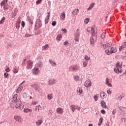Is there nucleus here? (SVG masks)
Here are the masks:
<instances>
[{
    "label": "nucleus",
    "instance_id": "f257e3e1",
    "mask_svg": "<svg viewBox=\"0 0 126 126\" xmlns=\"http://www.w3.org/2000/svg\"><path fill=\"white\" fill-rule=\"evenodd\" d=\"M15 107L16 109H19V110H23V104L21 102L20 100H17L15 102Z\"/></svg>",
    "mask_w": 126,
    "mask_h": 126
},
{
    "label": "nucleus",
    "instance_id": "f03ea898",
    "mask_svg": "<svg viewBox=\"0 0 126 126\" xmlns=\"http://www.w3.org/2000/svg\"><path fill=\"white\" fill-rule=\"evenodd\" d=\"M114 71L116 73L123 72V71L122 70V64H120L119 62H117L116 64V67L114 68Z\"/></svg>",
    "mask_w": 126,
    "mask_h": 126
},
{
    "label": "nucleus",
    "instance_id": "7ed1b4c3",
    "mask_svg": "<svg viewBox=\"0 0 126 126\" xmlns=\"http://www.w3.org/2000/svg\"><path fill=\"white\" fill-rule=\"evenodd\" d=\"M8 0H3L1 2L0 5L1 6L3 7L4 10H7L8 9V7H7V3Z\"/></svg>",
    "mask_w": 126,
    "mask_h": 126
},
{
    "label": "nucleus",
    "instance_id": "20e7f679",
    "mask_svg": "<svg viewBox=\"0 0 126 126\" xmlns=\"http://www.w3.org/2000/svg\"><path fill=\"white\" fill-rule=\"evenodd\" d=\"M31 87L32 88H34L36 91H38L39 93H42V90L41 88H40V87H39V85L37 84H33L31 85Z\"/></svg>",
    "mask_w": 126,
    "mask_h": 126
},
{
    "label": "nucleus",
    "instance_id": "39448f33",
    "mask_svg": "<svg viewBox=\"0 0 126 126\" xmlns=\"http://www.w3.org/2000/svg\"><path fill=\"white\" fill-rule=\"evenodd\" d=\"M33 66V62L31 61H28L27 63V68L28 69H31Z\"/></svg>",
    "mask_w": 126,
    "mask_h": 126
},
{
    "label": "nucleus",
    "instance_id": "423d86ee",
    "mask_svg": "<svg viewBox=\"0 0 126 126\" xmlns=\"http://www.w3.org/2000/svg\"><path fill=\"white\" fill-rule=\"evenodd\" d=\"M39 72H40V70L37 67H34L32 69V73L33 74H35V75H37V74H39Z\"/></svg>",
    "mask_w": 126,
    "mask_h": 126
},
{
    "label": "nucleus",
    "instance_id": "0eeeda50",
    "mask_svg": "<svg viewBox=\"0 0 126 126\" xmlns=\"http://www.w3.org/2000/svg\"><path fill=\"white\" fill-rule=\"evenodd\" d=\"M48 83L49 85H54V84H56L57 83V80L55 79H50L48 81Z\"/></svg>",
    "mask_w": 126,
    "mask_h": 126
},
{
    "label": "nucleus",
    "instance_id": "6e6552de",
    "mask_svg": "<svg viewBox=\"0 0 126 126\" xmlns=\"http://www.w3.org/2000/svg\"><path fill=\"white\" fill-rule=\"evenodd\" d=\"M91 85H92V83H91V81H90V80L86 81L85 83V87H90Z\"/></svg>",
    "mask_w": 126,
    "mask_h": 126
},
{
    "label": "nucleus",
    "instance_id": "1a4fd4ad",
    "mask_svg": "<svg viewBox=\"0 0 126 126\" xmlns=\"http://www.w3.org/2000/svg\"><path fill=\"white\" fill-rule=\"evenodd\" d=\"M56 112L58 114L63 115V109L61 107H58L56 109Z\"/></svg>",
    "mask_w": 126,
    "mask_h": 126
},
{
    "label": "nucleus",
    "instance_id": "9d476101",
    "mask_svg": "<svg viewBox=\"0 0 126 126\" xmlns=\"http://www.w3.org/2000/svg\"><path fill=\"white\" fill-rule=\"evenodd\" d=\"M100 104L103 109H107V105H106V102L104 100H101L100 102Z\"/></svg>",
    "mask_w": 126,
    "mask_h": 126
},
{
    "label": "nucleus",
    "instance_id": "9b49d317",
    "mask_svg": "<svg viewBox=\"0 0 126 126\" xmlns=\"http://www.w3.org/2000/svg\"><path fill=\"white\" fill-rule=\"evenodd\" d=\"M19 71V67H17L16 66H15L13 69V73H17Z\"/></svg>",
    "mask_w": 126,
    "mask_h": 126
},
{
    "label": "nucleus",
    "instance_id": "f8f14e48",
    "mask_svg": "<svg viewBox=\"0 0 126 126\" xmlns=\"http://www.w3.org/2000/svg\"><path fill=\"white\" fill-rule=\"evenodd\" d=\"M14 119L16 121L18 122L19 123H22V120H21V117L18 116H14Z\"/></svg>",
    "mask_w": 126,
    "mask_h": 126
},
{
    "label": "nucleus",
    "instance_id": "ddd939ff",
    "mask_svg": "<svg viewBox=\"0 0 126 126\" xmlns=\"http://www.w3.org/2000/svg\"><path fill=\"white\" fill-rule=\"evenodd\" d=\"M35 124L37 126H40L41 124H43V120L39 119L37 120V122H36Z\"/></svg>",
    "mask_w": 126,
    "mask_h": 126
},
{
    "label": "nucleus",
    "instance_id": "4468645a",
    "mask_svg": "<svg viewBox=\"0 0 126 126\" xmlns=\"http://www.w3.org/2000/svg\"><path fill=\"white\" fill-rule=\"evenodd\" d=\"M72 14H73V15H77V14H78V13H79V9H75L73 12H72Z\"/></svg>",
    "mask_w": 126,
    "mask_h": 126
},
{
    "label": "nucleus",
    "instance_id": "2eb2a0df",
    "mask_svg": "<svg viewBox=\"0 0 126 126\" xmlns=\"http://www.w3.org/2000/svg\"><path fill=\"white\" fill-rule=\"evenodd\" d=\"M94 6H95V3H92L90 5L89 7L87 8L88 11H89V10H91V9H92V8H93Z\"/></svg>",
    "mask_w": 126,
    "mask_h": 126
},
{
    "label": "nucleus",
    "instance_id": "dca6fc26",
    "mask_svg": "<svg viewBox=\"0 0 126 126\" xmlns=\"http://www.w3.org/2000/svg\"><path fill=\"white\" fill-rule=\"evenodd\" d=\"M20 22H21V20L20 19V18H18V22L16 23L17 26H16L17 29H19V27H20Z\"/></svg>",
    "mask_w": 126,
    "mask_h": 126
},
{
    "label": "nucleus",
    "instance_id": "f3484780",
    "mask_svg": "<svg viewBox=\"0 0 126 126\" xmlns=\"http://www.w3.org/2000/svg\"><path fill=\"white\" fill-rule=\"evenodd\" d=\"M49 49V44H45L44 46H42V51H47Z\"/></svg>",
    "mask_w": 126,
    "mask_h": 126
},
{
    "label": "nucleus",
    "instance_id": "a211bd4d",
    "mask_svg": "<svg viewBox=\"0 0 126 126\" xmlns=\"http://www.w3.org/2000/svg\"><path fill=\"white\" fill-rule=\"evenodd\" d=\"M61 20H64L65 19V13L64 12H62L60 16Z\"/></svg>",
    "mask_w": 126,
    "mask_h": 126
},
{
    "label": "nucleus",
    "instance_id": "6ab92c4d",
    "mask_svg": "<svg viewBox=\"0 0 126 126\" xmlns=\"http://www.w3.org/2000/svg\"><path fill=\"white\" fill-rule=\"evenodd\" d=\"M23 97L26 100H28L29 98V95L27 94V93H24L23 94Z\"/></svg>",
    "mask_w": 126,
    "mask_h": 126
},
{
    "label": "nucleus",
    "instance_id": "aec40b11",
    "mask_svg": "<svg viewBox=\"0 0 126 126\" xmlns=\"http://www.w3.org/2000/svg\"><path fill=\"white\" fill-rule=\"evenodd\" d=\"M94 38H95L94 36H91L90 38L91 44L93 46H94L95 43V42L94 41Z\"/></svg>",
    "mask_w": 126,
    "mask_h": 126
},
{
    "label": "nucleus",
    "instance_id": "412c9836",
    "mask_svg": "<svg viewBox=\"0 0 126 126\" xmlns=\"http://www.w3.org/2000/svg\"><path fill=\"white\" fill-rule=\"evenodd\" d=\"M106 97V94L105 93L102 92L100 93V98L102 99V100H104V99H105Z\"/></svg>",
    "mask_w": 126,
    "mask_h": 126
},
{
    "label": "nucleus",
    "instance_id": "4be33fe9",
    "mask_svg": "<svg viewBox=\"0 0 126 126\" xmlns=\"http://www.w3.org/2000/svg\"><path fill=\"white\" fill-rule=\"evenodd\" d=\"M50 19V12H48V15L46 16V18L45 20V22L46 24L48 23L49 22V19Z\"/></svg>",
    "mask_w": 126,
    "mask_h": 126
},
{
    "label": "nucleus",
    "instance_id": "5701e85b",
    "mask_svg": "<svg viewBox=\"0 0 126 126\" xmlns=\"http://www.w3.org/2000/svg\"><path fill=\"white\" fill-rule=\"evenodd\" d=\"M49 63H51L52 66H56L57 65V63H56L55 62L53 61L52 60L50 59Z\"/></svg>",
    "mask_w": 126,
    "mask_h": 126
},
{
    "label": "nucleus",
    "instance_id": "b1692460",
    "mask_svg": "<svg viewBox=\"0 0 126 126\" xmlns=\"http://www.w3.org/2000/svg\"><path fill=\"white\" fill-rule=\"evenodd\" d=\"M105 54L106 55H111L112 53L111 52V49L110 48H108V49H107L105 50Z\"/></svg>",
    "mask_w": 126,
    "mask_h": 126
},
{
    "label": "nucleus",
    "instance_id": "393cba45",
    "mask_svg": "<svg viewBox=\"0 0 126 126\" xmlns=\"http://www.w3.org/2000/svg\"><path fill=\"white\" fill-rule=\"evenodd\" d=\"M41 105H39L38 106H36L35 107V112H37V113H39V111H40V109H41Z\"/></svg>",
    "mask_w": 126,
    "mask_h": 126
},
{
    "label": "nucleus",
    "instance_id": "a878e982",
    "mask_svg": "<svg viewBox=\"0 0 126 126\" xmlns=\"http://www.w3.org/2000/svg\"><path fill=\"white\" fill-rule=\"evenodd\" d=\"M106 84H107L109 87H112V84L109 82V78H107L105 80Z\"/></svg>",
    "mask_w": 126,
    "mask_h": 126
},
{
    "label": "nucleus",
    "instance_id": "bb28decb",
    "mask_svg": "<svg viewBox=\"0 0 126 126\" xmlns=\"http://www.w3.org/2000/svg\"><path fill=\"white\" fill-rule=\"evenodd\" d=\"M24 113H30V112H32V109L29 108H25L24 109Z\"/></svg>",
    "mask_w": 126,
    "mask_h": 126
},
{
    "label": "nucleus",
    "instance_id": "cd10ccee",
    "mask_svg": "<svg viewBox=\"0 0 126 126\" xmlns=\"http://www.w3.org/2000/svg\"><path fill=\"white\" fill-rule=\"evenodd\" d=\"M110 52H111V54L116 53L117 52V49H115L114 47H111V48H110Z\"/></svg>",
    "mask_w": 126,
    "mask_h": 126
},
{
    "label": "nucleus",
    "instance_id": "c85d7f7f",
    "mask_svg": "<svg viewBox=\"0 0 126 126\" xmlns=\"http://www.w3.org/2000/svg\"><path fill=\"white\" fill-rule=\"evenodd\" d=\"M91 32L92 33V37H94V38H96V37L95 36V34L96 33L95 32V29H93V30H92V31Z\"/></svg>",
    "mask_w": 126,
    "mask_h": 126
},
{
    "label": "nucleus",
    "instance_id": "c756f323",
    "mask_svg": "<svg viewBox=\"0 0 126 126\" xmlns=\"http://www.w3.org/2000/svg\"><path fill=\"white\" fill-rule=\"evenodd\" d=\"M70 109L72 110V112L74 113V111L76 110V106L75 105H71Z\"/></svg>",
    "mask_w": 126,
    "mask_h": 126
},
{
    "label": "nucleus",
    "instance_id": "7c9ffc66",
    "mask_svg": "<svg viewBox=\"0 0 126 126\" xmlns=\"http://www.w3.org/2000/svg\"><path fill=\"white\" fill-rule=\"evenodd\" d=\"M76 36H80V29H78L76 31L75 35Z\"/></svg>",
    "mask_w": 126,
    "mask_h": 126
},
{
    "label": "nucleus",
    "instance_id": "2f4dec72",
    "mask_svg": "<svg viewBox=\"0 0 126 126\" xmlns=\"http://www.w3.org/2000/svg\"><path fill=\"white\" fill-rule=\"evenodd\" d=\"M22 89H23V87H20L18 88L16 90L17 93H19V92H21V91H22Z\"/></svg>",
    "mask_w": 126,
    "mask_h": 126
},
{
    "label": "nucleus",
    "instance_id": "473e14b6",
    "mask_svg": "<svg viewBox=\"0 0 126 126\" xmlns=\"http://www.w3.org/2000/svg\"><path fill=\"white\" fill-rule=\"evenodd\" d=\"M62 38H63V36L61 34H59L56 37V40H57V41H61Z\"/></svg>",
    "mask_w": 126,
    "mask_h": 126
},
{
    "label": "nucleus",
    "instance_id": "72a5a7b5",
    "mask_svg": "<svg viewBox=\"0 0 126 126\" xmlns=\"http://www.w3.org/2000/svg\"><path fill=\"white\" fill-rule=\"evenodd\" d=\"M88 63V61H83V67H86V65H87Z\"/></svg>",
    "mask_w": 126,
    "mask_h": 126
},
{
    "label": "nucleus",
    "instance_id": "f704fd0d",
    "mask_svg": "<svg viewBox=\"0 0 126 126\" xmlns=\"http://www.w3.org/2000/svg\"><path fill=\"white\" fill-rule=\"evenodd\" d=\"M126 42H124L122 46L120 47L119 50L121 51V50H123L124 48H126Z\"/></svg>",
    "mask_w": 126,
    "mask_h": 126
},
{
    "label": "nucleus",
    "instance_id": "c9c22d12",
    "mask_svg": "<svg viewBox=\"0 0 126 126\" xmlns=\"http://www.w3.org/2000/svg\"><path fill=\"white\" fill-rule=\"evenodd\" d=\"M77 92L81 94V93H82V89L81 88H77Z\"/></svg>",
    "mask_w": 126,
    "mask_h": 126
},
{
    "label": "nucleus",
    "instance_id": "e433bc0d",
    "mask_svg": "<svg viewBox=\"0 0 126 126\" xmlns=\"http://www.w3.org/2000/svg\"><path fill=\"white\" fill-rule=\"evenodd\" d=\"M98 98H99V95H98V94H96L94 97V101H95L98 100Z\"/></svg>",
    "mask_w": 126,
    "mask_h": 126
},
{
    "label": "nucleus",
    "instance_id": "4c0bfd02",
    "mask_svg": "<svg viewBox=\"0 0 126 126\" xmlns=\"http://www.w3.org/2000/svg\"><path fill=\"white\" fill-rule=\"evenodd\" d=\"M47 98L49 100H52L53 99V95L49 94L47 95Z\"/></svg>",
    "mask_w": 126,
    "mask_h": 126
},
{
    "label": "nucleus",
    "instance_id": "58836bf2",
    "mask_svg": "<svg viewBox=\"0 0 126 126\" xmlns=\"http://www.w3.org/2000/svg\"><path fill=\"white\" fill-rule=\"evenodd\" d=\"M75 40L76 42H78V41H79V36L75 35Z\"/></svg>",
    "mask_w": 126,
    "mask_h": 126
},
{
    "label": "nucleus",
    "instance_id": "ea45409f",
    "mask_svg": "<svg viewBox=\"0 0 126 126\" xmlns=\"http://www.w3.org/2000/svg\"><path fill=\"white\" fill-rule=\"evenodd\" d=\"M16 11H14V12L12 13V17H13V18H14L16 16Z\"/></svg>",
    "mask_w": 126,
    "mask_h": 126
},
{
    "label": "nucleus",
    "instance_id": "a19ab883",
    "mask_svg": "<svg viewBox=\"0 0 126 126\" xmlns=\"http://www.w3.org/2000/svg\"><path fill=\"white\" fill-rule=\"evenodd\" d=\"M37 104H38L37 102H36L35 101H32L31 103V105H32V106H35V105H37Z\"/></svg>",
    "mask_w": 126,
    "mask_h": 126
},
{
    "label": "nucleus",
    "instance_id": "79ce46f5",
    "mask_svg": "<svg viewBox=\"0 0 126 126\" xmlns=\"http://www.w3.org/2000/svg\"><path fill=\"white\" fill-rule=\"evenodd\" d=\"M17 99V94H15L13 97V100H14V101H15V102H16V100Z\"/></svg>",
    "mask_w": 126,
    "mask_h": 126
},
{
    "label": "nucleus",
    "instance_id": "37998d69",
    "mask_svg": "<svg viewBox=\"0 0 126 126\" xmlns=\"http://www.w3.org/2000/svg\"><path fill=\"white\" fill-rule=\"evenodd\" d=\"M5 20V18L4 17H2L1 21H0V24H2V23L4 22Z\"/></svg>",
    "mask_w": 126,
    "mask_h": 126
},
{
    "label": "nucleus",
    "instance_id": "c03bdc74",
    "mask_svg": "<svg viewBox=\"0 0 126 126\" xmlns=\"http://www.w3.org/2000/svg\"><path fill=\"white\" fill-rule=\"evenodd\" d=\"M88 22H89V19H88V18H86V19L84 20V23H85V24H88Z\"/></svg>",
    "mask_w": 126,
    "mask_h": 126
},
{
    "label": "nucleus",
    "instance_id": "a18cd8bd",
    "mask_svg": "<svg viewBox=\"0 0 126 126\" xmlns=\"http://www.w3.org/2000/svg\"><path fill=\"white\" fill-rule=\"evenodd\" d=\"M74 78L75 81H78L79 80V77L78 76H75Z\"/></svg>",
    "mask_w": 126,
    "mask_h": 126
},
{
    "label": "nucleus",
    "instance_id": "49530a36",
    "mask_svg": "<svg viewBox=\"0 0 126 126\" xmlns=\"http://www.w3.org/2000/svg\"><path fill=\"white\" fill-rule=\"evenodd\" d=\"M85 59L86 60V61H89V60H90V57H89V56L88 55H86L85 56Z\"/></svg>",
    "mask_w": 126,
    "mask_h": 126
},
{
    "label": "nucleus",
    "instance_id": "de8ad7c7",
    "mask_svg": "<svg viewBox=\"0 0 126 126\" xmlns=\"http://www.w3.org/2000/svg\"><path fill=\"white\" fill-rule=\"evenodd\" d=\"M37 66H38L39 67H42L43 64H42V63L39 62L37 63Z\"/></svg>",
    "mask_w": 126,
    "mask_h": 126
},
{
    "label": "nucleus",
    "instance_id": "09e8293b",
    "mask_svg": "<svg viewBox=\"0 0 126 126\" xmlns=\"http://www.w3.org/2000/svg\"><path fill=\"white\" fill-rule=\"evenodd\" d=\"M93 28H91V27H89L87 28V31L88 32H91V31H92Z\"/></svg>",
    "mask_w": 126,
    "mask_h": 126
},
{
    "label": "nucleus",
    "instance_id": "8fccbe9b",
    "mask_svg": "<svg viewBox=\"0 0 126 126\" xmlns=\"http://www.w3.org/2000/svg\"><path fill=\"white\" fill-rule=\"evenodd\" d=\"M125 97V94H122L120 95V97L119 96V100H122V99H123V98H124Z\"/></svg>",
    "mask_w": 126,
    "mask_h": 126
},
{
    "label": "nucleus",
    "instance_id": "3c124183",
    "mask_svg": "<svg viewBox=\"0 0 126 126\" xmlns=\"http://www.w3.org/2000/svg\"><path fill=\"white\" fill-rule=\"evenodd\" d=\"M49 116H52L53 115V110H50L48 112Z\"/></svg>",
    "mask_w": 126,
    "mask_h": 126
},
{
    "label": "nucleus",
    "instance_id": "603ef678",
    "mask_svg": "<svg viewBox=\"0 0 126 126\" xmlns=\"http://www.w3.org/2000/svg\"><path fill=\"white\" fill-rule=\"evenodd\" d=\"M4 76L5 77V78H7V77H8V74L7 72L4 73Z\"/></svg>",
    "mask_w": 126,
    "mask_h": 126
},
{
    "label": "nucleus",
    "instance_id": "864d4df0",
    "mask_svg": "<svg viewBox=\"0 0 126 126\" xmlns=\"http://www.w3.org/2000/svg\"><path fill=\"white\" fill-rule=\"evenodd\" d=\"M52 26H56V25H57V22L56 21L52 22Z\"/></svg>",
    "mask_w": 126,
    "mask_h": 126
},
{
    "label": "nucleus",
    "instance_id": "5fc2aeb1",
    "mask_svg": "<svg viewBox=\"0 0 126 126\" xmlns=\"http://www.w3.org/2000/svg\"><path fill=\"white\" fill-rule=\"evenodd\" d=\"M61 31H63V32H64V33H67V30L65 29H62L61 30Z\"/></svg>",
    "mask_w": 126,
    "mask_h": 126
},
{
    "label": "nucleus",
    "instance_id": "6e6d98bb",
    "mask_svg": "<svg viewBox=\"0 0 126 126\" xmlns=\"http://www.w3.org/2000/svg\"><path fill=\"white\" fill-rule=\"evenodd\" d=\"M101 113L103 115H105L106 114V111H105V110L102 109V110H101Z\"/></svg>",
    "mask_w": 126,
    "mask_h": 126
},
{
    "label": "nucleus",
    "instance_id": "4d7b16f0",
    "mask_svg": "<svg viewBox=\"0 0 126 126\" xmlns=\"http://www.w3.org/2000/svg\"><path fill=\"white\" fill-rule=\"evenodd\" d=\"M21 25H22V27H25V22H24V21H22V23H21Z\"/></svg>",
    "mask_w": 126,
    "mask_h": 126
},
{
    "label": "nucleus",
    "instance_id": "13d9d810",
    "mask_svg": "<svg viewBox=\"0 0 126 126\" xmlns=\"http://www.w3.org/2000/svg\"><path fill=\"white\" fill-rule=\"evenodd\" d=\"M63 45H64L65 46H68V41H66L63 43Z\"/></svg>",
    "mask_w": 126,
    "mask_h": 126
},
{
    "label": "nucleus",
    "instance_id": "bf43d9fd",
    "mask_svg": "<svg viewBox=\"0 0 126 126\" xmlns=\"http://www.w3.org/2000/svg\"><path fill=\"white\" fill-rule=\"evenodd\" d=\"M25 37H26V38H27V37H31V34L27 33L25 35Z\"/></svg>",
    "mask_w": 126,
    "mask_h": 126
},
{
    "label": "nucleus",
    "instance_id": "052dcab7",
    "mask_svg": "<svg viewBox=\"0 0 126 126\" xmlns=\"http://www.w3.org/2000/svg\"><path fill=\"white\" fill-rule=\"evenodd\" d=\"M81 109V107H80V106H77L76 107V109L78 111H80Z\"/></svg>",
    "mask_w": 126,
    "mask_h": 126
},
{
    "label": "nucleus",
    "instance_id": "680f3d73",
    "mask_svg": "<svg viewBox=\"0 0 126 126\" xmlns=\"http://www.w3.org/2000/svg\"><path fill=\"white\" fill-rule=\"evenodd\" d=\"M105 33H102V34L101 35V37L102 38V39H104V38H105Z\"/></svg>",
    "mask_w": 126,
    "mask_h": 126
},
{
    "label": "nucleus",
    "instance_id": "e2e57ef3",
    "mask_svg": "<svg viewBox=\"0 0 126 126\" xmlns=\"http://www.w3.org/2000/svg\"><path fill=\"white\" fill-rule=\"evenodd\" d=\"M29 23H30V24H31V25H32V24H33V20H32V19H29Z\"/></svg>",
    "mask_w": 126,
    "mask_h": 126
},
{
    "label": "nucleus",
    "instance_id": "0e129e2a",
    "mask_svg": "<svg viewBox=\"0 0 126 126\" xmlns=\"http://www.w3.org/2000/svg\"><path fill=\"white\" fill-rule=\"evenodd\" d=\"M106 45L107 46V48H110V47L112 46V44L111 43H107V44H106Z\"/></svg>",
    "mask_w": 126,
    "mask_h": 126
},
{
    "label": "nucleus",
    "instance_id": "69168bd1",
    "mask_svg": "<svg viewBox=\"0 0 126 126\" xmlns=\"http://www.w3.org/2000/svg\"><path fill=\"white\" fill-rule=\"evenodd\" d=\"M5 71H6V72H9V71H10V70L9 69V67H7L5 69Z\"/></svg>",
    "mask_w": 126,
    "mask_h": 126
},
{
    "label": "nucleus",
    "instance_id": "338daca9",
    "mask_svg": "<svg viewBox=\"0 0 126 126\" xmlns=\"http://www.w3.org/2000/svg\"><path fill=\"white\" fill-rule=\"evenodd\" d=\"M41 1H42V0H37L36 2V4H39Z\"/></svg>",
    "mask_w": 126,
    "mask_h": 126
},
{
    "label": "nucleus",
    "instance_id": "774afa93",
    "mask_svg": "<svg viewBox=\"0 0 126 126\" xmlns=\"http://www.w3.org/2000/svg\"><path fill=\"white\" fill-rule=\"evenodd\" d=\"M116 112H117L116 109H114L112 111V115H116Z\"/></svg>",
    "mask_w": 126,
    "mask_h": 126
}]
</instances>
